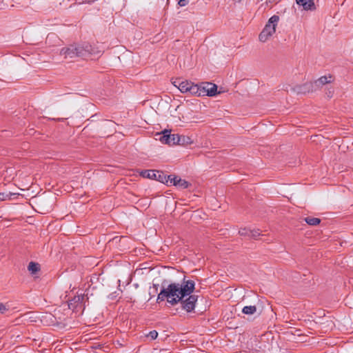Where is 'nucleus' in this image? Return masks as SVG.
Wrapping results in <instances>:
<instances>
[{"label": "nucleus", "mask_w": 353, "mask_h": 353, "mask_svg": "<svg viewBox=\"0 0 353 353\" xmlns=\"http://www.w3.org/2000/svg\"><path fill=\"white\" fill-rule=\"evenodd\" d=\"M188 3V0H179L178 2V4L183 7L185 6Z\"/></svg>", "instance_id": "a878e982"}, {"label": "nucleus", "mask_w": 353, "mask_h": 353, "mask_svg": "<svg viewBox=\"0 0 353 353\" xmlns=\"http://www.w3.org/2000/svg\"><path fill=\"white\" fill-rule=\"evenodd\" d=\"M172 84L182 93H190L196 95V93L198 92V85L187 80L182 81L177 79L172 82Z\"/></svg>", "instance_id": "20e7f679"}, {"label": "nucleus", "mask_w": 353, "mask_h": 353, "mask_svg": "<svg viewBox=\"0 0 353 353\" xmlns=\"http://www.w3.org/2000/svg\"><path fill=\"white\" fill-rule=\"evenodd\" d=\"M179 136L180 135H179L177 134H170L168 145H174L176 143L178 144V143L179 141Z\"/></svg>", "instance_id": "dca6fc26"}, {"label": "nucleus", "mask_w": 353, "mask_h": 353, "mask_svg": "<svg viewBox=\"0 0 353 353\" xmlns=\"http://www.w3.org/2000/svg\"><path fill=\"white\" fill-rule=\"evenodd\" d=\"M195 283L192 280H186L183 278L181 283H171L167 285V281L162 282V289L158 294L157 302L160 303L166 300L168 303L175 305L183 299L193 292Z\"/></svg>", "instance_id": "f257e3e1"}, {"label": "nucleus", "mask_w": 353, "mask_h": 353, "mask_svg": "<svg viewBox=\"0 0 353 353\" xmlns=\"http://www.w3.org/2000/svg\"><path fill=\"white\" fill-rule=\"evenodd\" d=\"M173 176H174V175H172V174L168 175V176L165 174V180L161 181V183L166 184L167 185H171Z\"/></svg>", "instance_id": "6ab92c4d"}, {"label": "nucleus", "mask_w": 353, "mask_h": 353, "mask_svg": "<svg viewBox=\"0 0 353 353\" xmlns=\"http://www.w3.org/2000/svg\"><path fill=\"white\" fill-rule=\"evenodd\" d=\"M101 51L97 50L89 43H84L73 44L69 47L63 48L60 51V54L64 56L65 59H72L77 57L86 59L91 55L98 54Z\"/></svg>", "instance_id": "f03ea898"}, {"label": "nucleus", "mask_w": 353, "mask_h": 353, "mask_svg": "<svg viewBox=\"0 0 353 353\" xmlns=\"http://www.w3.org/2000/svg\"><path fill=\"white\" fill-rule=\"evenodd\" d=\"M40 269V265L39 263L35 262H30L28 264V270L31 274H36Z\"/></svg>", "instance_id": "ddd939ff"}, {"label": "nucleus", "mask_w": 353, "mask_h": 353, "mask_svg": "<svg viewBox=\"0 0 353 353\" xmlns=\"http://www.w3.org/2000/svg\"><path fill=\"white\" fill-rule=\"evenodd\" d=\"M305 221L307 224L310 225H317L321 222V220L319 218L314 217H306Z\"/></svg>", "instance_id": "2eb2a0df"}, {"label": "nucleus", "mask_w": 353, "mask_h": 353, "mask_svg": "<svg viewBox=\"0 0 353 353\" xmlns=\"http://www.w3.org/2000/svg\"><path fill=\"white\" fill-rule=\"evenodd\" d=\"M192 143L191 139L185 136H179V145H188Z\"/></svg>", "instance_id": "f3484780"}, {"label": "nucleus", "mask_w": 353, "mask_h": 353, "mask_svg": "<svg viewBox=\"0 0 353 353\" xmlns=\"http://www.w3.org/2000/svg\"><path fill=\"white\" fill-rule=\"evenodd\" d=\"M179 178L177 176H175L174 175L173 178H172V185H175V186H177L176 183H177V179H179Z\"/></svg>", "instance_id": "bb28decb"}, {"label": "nucleus", "mask_w": 353, "mask_h": 353, "mask_svg": "<svg viewBox=\"0 0 353 353\" xmlns=\"http://www.w3.org/2000/svg\"><path fill=\"white\" fill-rule=\"evenodd\" d=\"M316 90L314 82H307L302 85H299L296 88V91L298 93L305 94L306 92H314Z\"/></svg>", "instance_id": "1a4fd4ad"}, {"label": "nucleus", "mask_w": 353, "mask_h": 353, "mask_svg": "<svg viewBox=\"0 0 353 353\" xmlns=\"http://www.w3.org/2000/svg\"><path fill=\"white\" fill-rule=\"evenodd\" d=\"M12 196V193H0V201H5L8 199H10Z\"/></svg>", "instance_id": "aec40b11"}, {"label": "nucleus", "mask_w": 353, "mask_h": 353, "mask_svg": "<svg viewBox=\"0 0 353 353\" xmlns=\"http://www.w3.org/2000/svg\"><path fill=\"white\" fill-rule=\"evenodd\" d=\"M84 299V296L83 295H78L73 298L68 304L69 308L72 310H74L79 303H81Z\"/></svg>", "instance_id": "f8f14e48"}, {"label": "nucleus", "mask_w": 353, "mask_h": 353, "mask_svg": "<svg viewBox=\"0 0 353 353\" xmlns=\"http://www.w3.org/2000/svg\"><path fill=\"white\" fill-rule=\"evenodd\" d=\"M251 230H248L247 228H241L239 230V233L241 236H250V231Z\"/></svg>", "instance_id": "4be33fe9"}, {"label": "nucleus", "mask_w": 353, "mask_h": 353, "mask_svg": "<svg viewBox=\"0 0 353 353\" xmlns=\"http://www.w3.org/2000/svg\"><path fill=\"white\" fill-rule=\"evenodd\" d=\"M170 135V131L168 130H165L161 133H157L156 134L157 137H159L156 139H159L162 143L168 145Z\"/></svg>", "instance_id": "9b49d317"}, {"label": "nucleus", "mask_w": 353, "mask_h": 353, "mask_svg": "<svg viewBox=\"0 0 353 353\" xmlns=\"http://www.w3.org/2000/svg\"><path fill=\"white\" fill-rule=\"evenodd\" d=\"M158 284H153V288L155 289V291L157 292L158 290Z\"/></svg>", "instance_id": "cd10ccee"}, {"label": "nucleus", "mask_w": 353, "mask_h": 353, "mask_svg": "<svg viewBox=\"0 0 353 353\" xmlns=\"http://www.w3.org/2000/svg\"><path fill=\"white\" fill-rule=\"evenodd\" d=\"M187 296L188 297L185 299H183L179 303H181V307L183 310L188 312H190L195 307V304L197 301L198 296L191 294Z\"/></svg>", "instance_id": "423d86ee"}, {"label": "nucleus", "mask_w": 353, "mask_h": 353, "mask_svg": "<svg viewBox=\"0 0 353 353\" xmlns=\"http://www.w3.org/2000/svg\"><path fill=\"white\" fill-rule=\"evenodd\" d=\"M299 8L305 11H313L316 9L314 0H296Z\"/></svg>", "instance_id": "6e6552de"}, {"label": "nucleus", "mask_w": 353, "mask_h": 353, "mask_svg": "<svg viewBox=\"0 0 353 353\" xmlns=\"http://www.w3.org/2000/svg\"><path fill=\"white\" fill-rule=\"evenodd\" d=\"M256 312V307L255 305L245 306L242 309V312L245 314L251 315Z\"/></svg>", "instance_id": "4468645a"}, {"label": "nucleus", "mask_w": 353, "mask_h": 353, "mask_svg": "<svg viewBox=\"0 0 353 353\" xmlns=\"http://www.w3.org/2000/svg\"><path fill=\"white\" fill-rule=\"evenodd\" d=\"M279 20V17L277 15H273L269 19L268 22L259 36L260 41L265 42L275 32Z\"/></svg>", "instance_id": "7ed1b4c3"}, {"label": "nucleus", "mask_w": 353, "mask_h": 353, "mask_svg": "<svg viewBox=\"0 0 353 353\" xmlns=\"http://www.w3.org/2000/svg\"><path fill=\"white\" fill-rule=\"evenodd\" d=\"M217 86L212 83L205 82L200 85H198V92L196 96H215L216 94Z\"/></svg>", "instance_id": "39448f33"}, {"label": "nucleus", "mask_w": 353, "mask_h": 353, "mask_svg": "<svg viewBox=\"0 0 353 353\" xmlns=\"http://www.w3.org/2000/svg\"><path fill=\"white\" fill-rule=\"evenodd\" d=\"M332 81H333V78L332 76H329V77L323 76L314 82L315 83V86H316V90H317L318 89L321 88L323 85H324L327 83H331Z\"/></svg>", "instance_id": "9d476101"}, {"label": "nucleus", "mask_w": 353, "mask_h": 353, "mask_svg": "<svg viewBox=\"0 0 353 353\" xmlns=\"http://www.w3.org/2000/svg\"><path fill=\"white\" fill-rule=\"evenodd\" d=\"M327 96H328L329 97H331L332 96V92L330 90V91L327 93Z\"/></svg>", "instance_id": "c85d7f7f"}, {"label": "nucleus", "mask_w": 353, "mask_h": 353, "mask_svg": "<svg viewBox=\"0 0 353 353\" xmlns=\"http://www.w3.org/2000/svg\"><path fill=\"white\" fill-rule=\"evenodd\" d=\"M14 3L18 4H22V6H25L28 3V0H12Z\"/></svg>", "instance_id": "393cba45"}, {"label": "nucleus", "mask_w": 353, "mask_h": 353, "mask_svg": "<svg viewBox=\"0 0 353 353\" xmlns=\"http://www.w3.org/2000/svg\"><path fill=\"white\" fill-rule=\"evenodd\" d=\"M250 237L254 238V239H256L257 236L261 235V232H260V230H259V229L251 230L250 231Z\"/></svg>", "instance_id": "412c9836"}, {"label": "nucleus", "mask_w": 353, "mask_h": 353, "mask_svg": "<svg viewBox=\"0 0 353 353\" xmlns=\"http://www.w3.org/2000/svg\"><path fill=\"white\" fill-rule=\"evenodd\" d=\"M177 187L181 188V189H185L187 188H188L190 183L186 181L184 179H181V178L177 179Z\"/></svg>", "instance_id": "a211bd4d"}, {"label": "nucleus", "mask_w": 353, "mask_h": 353, "mask_svg": "<svg viewBox=\"0 0 353 353\" xmlns=\"http://www.w3.org/2000/svg\"><path fill=\"white\" fill-rule=\"evenodd\" d=\"M8 310V307L3 303H0V313L3 314Z\"/></svg>", "instance_id": "b1692460"}, {"label": "nucleus", "mask_w": 353, "mask_h": 353, "mask_svg": "<svg viewBox=\"0 0 353 353\" xmlns=\"http://www.w3.org/2000/svg\"><path fill=\"white\" fill-rule=\"evenodd\" d=\"M141 176L144 178L156 179L160 182L165 180V174L161 171L145 170L141 172Z\"/></svg>", "instance_id": "0eeeda50"}, {"label": "nucleus", "mask_w": 353, "mask_h": 353, "mask_svg": "<svg viewBox=\"0 0 353 353\" xmlns=\"http://www.w3.org/2000/svg\"><path fill=\"white\" fill-rule=\"evenodd\" d=\"M148 337H150L152 340L156 339L158 336V332L156 330L150 331L148 334Z\"/></svg>", "instance_id": "5701e85b"}]
</instances>
